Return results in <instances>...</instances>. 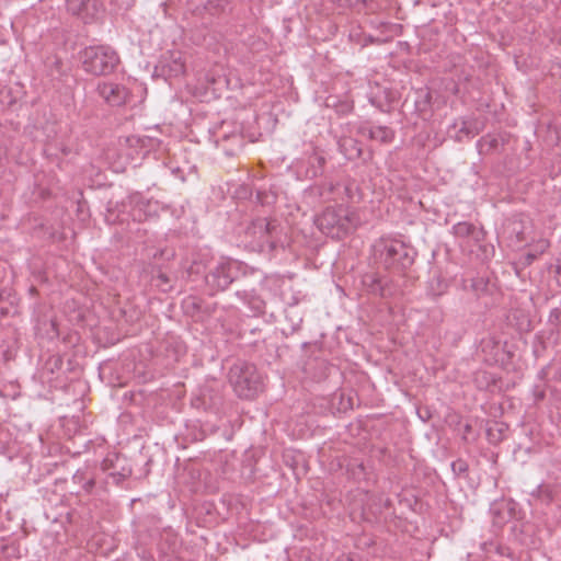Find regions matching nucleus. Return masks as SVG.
Here are the masks:
<instances>
[{
    "mask_svg": "<svg viewBox=\"0 0 561 561\" xmlns=\"http://www.w3.org/2000/svg\"><path fill=\"white\" fill-rule=\"evenodd\" d=\"M28 294H30L32 297H35V296L38 294V290H37L36 286L32 285V286L28 288Z\"/></svg>",
    "mask_w": 561,
    "mask_h": 561,
    "instance_id": "37998d69",
    "label": "nucleus"
},
{
    "mask_svg": "<svg viewBox=\"0 0 561 561\" xmlns=\"http://www.w3.org/2000/svg\"><path fill=\"white\" fill-rule=\"evenodd\" d=\"M98 94L111 106H121L128 98L127 89L118 83L103 82L96 88Z\"/></svg>",
    "mask_w": 561,
    "mask_h": 561,
    "instance_id": "1a4fd4ad",
    "label": "nucleus"
},
{
    "mask_svg": "<svg viewBox=\"0 0 561 561\" xmlns=\"http://www.w3.org/2000/svg\"><path fill=\"white\" fill-rule=\"evenodd\" d=\"M351 142L353 144V148L356 149V157H359L362 154V148L359 147V144L354 139H351Z\"/></svg>",
    "mask_w": 561,
    "mask_h": 561,
    "instance_id": "ea45409f",
    "label": "nucleus"
},
{
    "mask_svg": "<svg viewBox=\"0 0 561 561\" xmlns=\"http://www.w3.org/2000/svg\"><path fill=\"white\" fill-rule=\"evenodd\" d=\"M73 483L81 486V489L88 493H93L96 485L100 486L99 474L95 470L90 469L89 467L78 469L72 476Z\"/></svg>",
    "mask_w": 561,
    "mask_h": 561,
    "instance_id": "9b49d317",
    "label": "nucleus"
},
{
    "mask_svg": "<svg viewBox=\"0 0 561 561\" xmlns=\"http://www.w3.org/2000/svg\"><path fill=\"white\" fill-rule=\"evenodd\" d=\"M240 265L232 260L217 262L205 275V284L210 295L226 290L239 276Z\"/></svg>",
    "mask_w": 561,
    "mask_h": 561,
    "instance_id": "423d86ee",
    "label": "nucleus"
},
{
    "mask_svg": "<svg viewBox=\"0 0 561 561\" xmlns=\"http://www.w3.org/2000/svg\"><path fill=\"white\" fill-rule=\"evenodd\" d=\"M499 146L500 139L491 135L481 137L477 142V148L480 154H489L495 151Z\"/></svg>",
    "mask_w": 561,
    "mask_h": 561,
    "instance_id": "5701e85b",
    "label": "nucleus"
},
{
    "mask_svg": "<svg viewBox=\"0 0 561 561\" xmlns=\"http://www.w3.org/2000/svg\"><path fill=\"white\" fill-rule=\"evenodd\" d=\"M325 163L327 159L324 154L318 150H313L308 157L305 176L310 180L321 176L324 172Z\"/></svg>",
    "mask_w": 561,
    "mask_h": 561,
    "instance_id": "ddd939ff",
    "label": "nucleus"
},
{
    "mask_svg": "<svg viewBox=\"0 0 561 561\" xmlns=\"http://www.w3.org/2000/svg\"><path fill=\"white\" fill-rule=\"evenodd\" d=\"M531 495L540 500L542 503L549 504L553 501V492L548 485H538Z\"/></svg>",
    "mask_w": 561,
    "mask_h": 561,
    "instance_id": "c85d7f7f",
    "label": "nucleus"
},
{
    "mask_svg": "<svg viewBox=\"0 0 561 561\" xmlns=\"http://www.w3.org/2000/svg\"><path fill=\"white\" fill-rule=\"evenodd\" d=\"M448 289V283L440 276L433 277L430 282L428 293L434 297L444 295Z\"/></svg>",
    "mask_w": 561,
    "mask_h": 561,
    "instance_id": "bb28decb",
    "label": "nucleus"
},
{
    "mask_svg": "<svg viewBox=\"0 0 561 561\" xmlns=\"http://www.w3.org/2000/svg\"><path fill=\"white\" fill-rule=\"evenodd\" d=\"M360 133L381 144H390L394 139V130L388 126H375L367 129L362 127Z\"/></svg>",
    "mask_w": 561,
    "mask_h": 561,
    "instance_id": "2eb2a0df",
    "label": "nucleus"
},
{
    "mask_svg": "<svg viewBox=\"0 0 561 561\" xmlns=\"http://www.w3.org/2000/svg\"><path fill=\"white\" fill-rule=\"evenodd\" d=\"M255 198L256 202L260 203L261 205H267L274 202L275 196L263 191H257Z\"/></svg>",
    "mask_w": 561,
    "mask_h": 561,
    "instance_id": "72a5a7b5",
    "label": "nucleus"
},
{
    "mask_svg": "<svg viewBox=\"0 0 561 561\" xmlns=\"http://www.w3.org/2000/svg\"><path fill=\"white\" fill-rule=\"evenodd\" d=\"M382 94H383L382 99L379 96H370L369 101H370L371 105L377 107L382 113H389L391 110V104L396 100V95H394L393 91H391L390 89H387V88L382 90Z\"/></svg>",
    "mask_w": 561,
    "mask_h": 561,
    "instance_id": "6ab92c4d",
    "label": "nucleus"
},
{
    "mask_svg": "<svg viewBox=\"0 0 561 561\" xmlns=\"http://www.w3.org/2000/svg\"><path fill=\"white\" fill-rule=\"evenodd\" d=\"M228 7V0H206L204 3L205 10L211 15H219L225 13Z\"/></svg>",
    "mask_w": 561,
    "mask_h": 561,
    "instance_id": "a878e982",
    "label": "nucleus"
},
{
    "mask_svg": "<svg viewBox=\"0 0 561 561\" xmlns=\"http://www.w3.org/2000/svg\"><path fill=\"white\" fill-rule=\"evenodd\" d=\"M363 284L366 286L367 290L375 295H383V286L380 277L377 274H366L363 277Z\"/></svg>",
    "mask_w": 561,
    "mask_h": 561,
    "instance_id": "393cba45",
    "label": "nucleus"
},
{
    "mask_svg": "<svg viewBox=\"0 0 561 561\" xmlns=\"http://www.w3.org/2000/svg\"><path fill=\"white\" fill-rule=\"evenodd\" d=\"M451 470L455 473V476H463L468 472L469 466L466 460L463 459H457L451 462Z\"/></svg>",
    "mask_w": 561,
    "mask_h": 561,
    "instance_id": "7c9ffc66",
    "label": "nucleus"
},
{
    "mask_svg": "<svg viewBox=\"0 0 561 561\" xmlns=\"http://www.w3.org/2000/svg\"><path fill=\"white\" fill-rule=\"evenodd\" d=\"M14 301L11 299V293L7 289L0 291V317H5L11 312Z\"/></svg>",
    "mask_w": 561,
    "mask_h": 561,
    "instance_id": "cd10ccee",
    "label": "nucleus"
},
{
    "mask_svg": "<svg viewBox=\"0 0 561 561\" xmlns=\"http://www.w3.org/2000/svg\"><path fill=\"white\" fill-rule=\"evenodd\" d=\"M451 232L455 237L466 239L471 238L476 242H480L484 239V231L482 228H478L471 222L460 221L453 226Z\"/></svg>",
    "mask_w": 561,
    "mask_h": 561,
    "instance_id": "f8f14e48",
    "label": "nucleus"
},
{
    "mask_svg": "<svg viewBox=\"0 0 561 561\" xmlns=\"http://www.w3.org/2000/svg\"><path fill=\"white\" fill-rule=\"evenodd\" d=\"M118 207H119L118 204H115L113 206L111 202L108 203V206H107V209H106V216H105V220H106L107 224L115 225L117 222H123L124 221V218H121L119 214H116V208H118Z\"/></svg>",
    "mask_w": 561,
    "mask_h": 561,
    "instance_id": "c756f323",
    "label": "nucleus"
},
{
    "mask_svg": "<svg viewBox=\"0 0 561 561\" xmlns=\"http://www.w3.org/2000/svg\"><path fill=\"white\" fill-rule=\"evenodd\" d=\"M357 222L356 215L343 205L329 206L314 218L317 228L332 239H342Z\"/></svg>",
    "mask_w": 561,
    "mask_h": 561,
    "instance_id": "f03ea898",
    "label": "nucleus"
},
{
    "mask_svg": "<svg viewBox=\"0 0 561 561\" xmlns=\"http://www.w3.org/2000/svg\"><path fill=\"white\" fill-rule=\"evenodd\" d=\"M353 111V105L348 104V103H345V104H342L341 105V110L340 112L343 113V114H348Z\"/></svg>",
    "mask_w": 561,
    "mask_h": 561,
    "instance_id": "58836bf2",
    "label": "nucleus"
},
{
    "mask_svg": "<svg viewBox=\"0 0 561 561\" xmlns=\"http://www.w3.org/2000/svg\"><path fill=\"white\" fill-rule=\"evenodd\" d=\"M334 561H355V557L352 553H342Z\"/></svg>",
    "mask_w": 561,
    "mask_h": 561,
    "instance_id": "4c0bfd02",
    "label": "nucleus"
},
{
    "mask_svg": "<svg viewBox=\"0 0 561 561\" xmlns=\"http://www.w3.org/2000/svg\"><path fill=\"white\" fill-rule=\"evenodd\" d=\"M151 284L162 293H170L174 288V278L160 267H153L151 271Z\"/></svg>",
    "mask_w": 561,
    "mask_h": 561,
    "instance_id": "f3484780",
    "label": "nucleus"
},
{
    "mask_svg": "<svg viewBox=\"0 0 561 561\" xmlns=\"http://www.w3.org/2000/svg\"><path fill=\"white\" fill-rule=\"evenodd\" d=\"M472 432H473V427L470 423H466L462 427V440L465 442H470L471 439H473V437H471L472 435Z\"/></svg>",
    "mask_w": 561,
    "mask_h": 561,
    "instance_id": "e433bc0d",
    "label": "nucleus"
},
{
    "mask_svg": "<svg viewBox=\"0 0 561 561\" xmlns=\"http://www.w3.org/2000/svg\"><path fill=\"white\" fill-rule=\"evenodd\" d=\"M67 10L84 23L98 21L104 12L99 0H67Z\"/></svg>",
    "mask_w": 561,
    "mask_h": 561,
    "instance_id": "6e6552de",
    "label": "nucleus"
},
{
    "mask_svg": "<svg viewBox=\"0 0 561 561\" xmlns=\"http://www.w3.org/2000/svg\"><path fill=\"white\" fill-rule=\"evenodd\" d=\"M340 190V183L334 184L333 182L324 181L320 184L310 186L309 192L311 195L317 196L323 201H331L337 199V196H341L339 193Z\"/></svg>",
    "mask_w": 561,
    "mask_h": 561,
    "instance_id": "4468645a",
    "label": "nucleus"
},
{
    "mask_svg": "<svg viewBox=\"0 0 561 561\" xmlns=\"http://www.w3.org/2000/svg\"><path fill=\"white\" fill-rule=\"evenodd\" d=\"M51 328L54 331H56V323L54 321H51Z\"/></svg>",
    "mask_w": 561,
    "mask_h": 561,
    "instance_id": "a18cd8bd",
    "label": "nucleus"
},
{
    "mask_svg": "<svg viewBox=\"0 0 561 561\" xmlns=\"http://www.w3.org/2000/svg\"><path fill=\"white\" fill-rule=\"evenodd\" d=\"M341 190L339 191L341 196H337V199H346L353 202L355 197L358 195V186L353 180H345L340 183Z\"/></svg>",
    "mask_w": 561,
    "mask_h": 561,
    "instance_id": "b1692460",
    "label": "nucleus"
},
{
    "mask_svg": "<svg viewBox=\"0 0 561 561\" xmlns=\"http://www.w3.org/2000/svg\"><path fill=\"white\" fill-rule=\"evenodd\" d=\"M479 133L477 127H473L470 123L463 121L462 125L459 129L458 140H461V135H465L467 137H473Z\"/></svg>",
    "mask_w": 561,
    "mask_h": 561,
    "instance_id": "2f4dec72",
    "label": "nucleus"
},
{
    "mask_svg": "<svg viewBox=\"0 0 561 561\" xmlns=\"http://www.w3.org/2000/svg\"><path fill=\"white\" fill-rule=\"evenodd\" d=\"M484 344H485V345L493 344L494 346H497V345H499V343H497V342H495V341H493V340H489V341L484 342Z\"/></svg>",
    "mask_w": 561,
    "mask_h": 561,
    "instance_id": "c03bdc74",
    "label": "nucleus"
},
{
    "mask_svg": "<svg viewBox=\"0 0 561 561\" xmlns=\"http://www.w3.org/2000/svg\"><path fill=\"white\" fill-rule=\"evenodd\" d=\"M83 70L92 76H108L119 64L118 54L108 45H91L79 53Z\"/></svg>",
    "mask_w": 561,
    "mask_h": 561,
    "instance_id": "7ed1b4c3",
    "label": "nucleus"
},
{
    "mask_svg": "<svg viewBox=\"0 0 561 561\" xmlns=\"http://www.w3.org/2000/svg\"><path fill=\"white\" fill-rule=\"evenodd\" d=\"M250 307L257 314L264 312V301L262 299H260V298H253L250 301Z\"/></svg>",
    "mask_w": 561,
    "mask_h": 561,
    "instance_id": "f704fd0d",
    "label": "nucleus"
},
{
    "mask_svg": "<svg viewBox=\"0 0 561 561\" xmlns=\"http://www.w3.org/2000/svg\"><path fill=\"white\" fill-rule=\"evenodd\" d=\"M490 513L493 515L495 524H504L511 517L510 504L504 502L494 503L490 508Z\"/></svg>",
    "mask_w": 561,
    "mask_h": 561,
    "instance_id": "412c9836",
    "label": "nucleus"
},
{
    "mask_svg": "<svg viewBox=\"0 0 561 561\" xmlns=\"http://www.w3.org/2000/svg\"><path fill=\"white\" fill-rule=\"evenodd\" d=\"M45 66L48 75L54 79H61L68 76L70 67L58 56L47 57Z\"/></svg>",
    "mask_w": 561,
    "mask_h": 561,
    "instance_id": "dca6fc26",
    "label": "nucleus"
},
{
    "mask_svg": "<svg viewBox=\"0 0 561 561\" xmlns=\"http://www.w3.org/2000/svg\"><path fill=\"white\" fill-rule=\"evenodd\" d=\"M99 471L104 476L100 479V488L105 490L110 484H122L131 476L133 468L126 456L119 453H108L101 461Z\"/></svg>",
    "mask_w": 561,
    "mask_h": 561,
    "instance_id": "39448f33",
    "label": "nucleus"
},
{
    "mask_svg": "<svg viewBox=\"0 0 561 561\" xmlns=\"http://www.w3.org/2000/svg\"><path fill=\"white\" fill-rule=\"evenodd\" d=\"M514 231L516 232L517 241H519V242L525 241V237H524V231L523 230H517V229L514 228Z\"/></svg>",
    "mask_w": 561,
    "mask_h": 561,
    "instance_id": "a19ab883",
    "label": "nucleus"
},
{
    "mask_svg": "<svg viewBox=\"0 0 561 561\" xmlns=\"http://www.w3.org/2000/svg\"><path fill=\"white\" fill-rule=\"evenodd\" d=\"M503 428L499 427L494 430L493 427H490L486 430L488 439L492 444L500 443L503 439Z\"/></svg>",
    "mask_w": 561,
    "mask_h": 561,
    "instance_id": "473e14b6",
    "label": "nucleus"
},
{
    "mask_svg": "<svg viewBox=\"0 0 561 561\" xmlns=\"http://www.w3.org/2000/svg\"><path fill=\"white\" fill-rule=\"evenodd\" d=\"M469 286L467 285V280H465V289L470 288V290L478 297H482L491 293V284L488 278L482 276L473 277L469 280Z\"/></svg>",
    "mask_w": 561,
    "mask_h": 561,
    "instance_id": "a211bd4d",
    "label": "nucleus"
},
{
    "mask_svg": "<svg viewBox=\"0 0 561 561\" xmlns=\"http://www.w3.org/2000/svg\"><path fill=\"white\" fill-rule=\"evenodd\" d=\"M128 205L130 206L129 216L134 221L142 222L154 213L152 209L153 204L140 193L130 194L128 196Z\"/></svg>",
    "mask_w": 561,
    "mask_h": 561,
    "instance_id": "9d476101",
    "label": "nucleus"
},
{
    "mask_svg": "<svg viewBox=\"0 0 561 561\" xmlns=\"http://www.w3.org/2000/svg\"><path fill=\"white\" fill-rule=\"evenodd\" d=\"M162 71L169 77H179L185 72V64L181 57L172 58L171 61L162 62Z\"/></svg>",
    "mask_w": 561,
    "mask_h": 561,
    "instance_id": "aec40b11",
    "label": "nucleus"
},
{
    "mask_svg": "<svg viewBox=\"0 0 561 561\" xmlns=\"http://www.w3.org/2000/svg\"><path fill=\"white\" fill-rule=\"evenodd\" d=\"M377 247L380 263L388 271L403 273L414 263L416 251L400 240H380Z\"/></svg>",
    "mask_w": 561,
    "mask_h": 561,
    "instance_id": "20e7f679",
    "label": "nucleus"
},
{
    "mask_svg": "<svg viewBox=\"0 0 561 561\" xmlns=\"http://www.w3.org/2000/svg\"><path fill=\"white\" fill-rule=\"evenodd\" d=\"M348 5H356L358 3H365L366 0H345Z\"/></svg>",
    "mask_w": 561,
    "mask_h": 561,
    "instance_id": "79ce46f5",
    "label": "nucleus"
},
{
    "mask_svg": "<svg viewBox=\"0 0 561 561\" xmlns=\"http://www.w3.org/2000/svg\"><path fill=\"white\" fill-rule=\"evenodd\" d=\"M184 313L191 317L197 316L203 309V300L197 296H187L182 301Z\"/></svg>",
    "mask_w": 561,
    "mask_h": 561,
    "instance_id": "4be33fe9",
    "label": "nucleus"
},
{
    "mask_svg": "<svg viewBox=\"0 0 561 561\" xmlns=\"http://www.w3.org/2000/svg\"><path fill=\"white\" fill-rule=\"evenodd\" d=\"M228 379L236 394L252 400L263 391V377L256 366L245 360H237L229 369Z\"/></svg>",
    "mask_w": 561,
    "mask_h": 561,
    "instance_id": "f257e3e1",
    "label": "nucleus"
},
{
    "mask_svg": "<svg viewBox=\"0 0 561 561\" xmlns=\"http://www.w3.org/2000/svg\"><path fill=\"white\" fill-rule=\"evenodd\" d=\"M549 322L552 324H561V309L554 308L550 311Z\"/></svg>",
    "mask_w": 561,
    "mask_h": 561,
    "instance_id": "c9c22d12",
    "label": "nucleus"
},
{
    "mask_svg": "<svg viewBox=\"0 0 561 561\" xmlns=\"http://www.w3.org/2000/svg\"><path fill=\"white\" fill-rule=\"evenodd\" d=\"M247 234L256 239L260 251H274L279 243V226L276 220L257 218L248 228Z\"/></svg>",
    "mask_w": 561,
    "mask_h": 561,
    "instance_id": "0eeeda50",
    "label": "nucleus"
}]
</instances>
